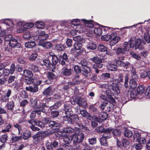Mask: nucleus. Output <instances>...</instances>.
Masks as SVG:
<instances>
[{
    "label": "nucleus",
    "mask_w": 150,
    "mask_h": 150,
    "mask_svg": "<svg viewBox=\"0 0 150 150\" xmlns=\"http://www.w3.org/2000/svg\"><path fill=\"white\" fill-rule=\"evenodd\" d=\"M63 131L64 132L69 134L72 133L75 131L73 129L69 127L64 128Z\"/></svg>",
    "instance_id": "58836bf2"
},
{
    "label": "nucleus",
    "mask_w": 150,
    "mask_h": 150,
    "mask_svg": "<svg viewBox=\"0 0 150 150\" xmlns=\"http://www.w3.org/2000/svg\"><path fill=\"white\" fill-rule=\"evenodd\" d=\"M90 31H91L92 34L95 33L97 35H101L102 32V29L99 28H95L94 29H91Z\"/></svg>",
    "instance_id": "a878e982"
},
{
    "label": "nucleus",
    "mask_w": 150,
    "mask_h": 150,
    "mask_svg": "<svg viewBox=\"0 0 150 150\" xmlns=\"http://www.w3.org/2000/svg\"><path fill=\"white\" fill-rule=\"evenodd\" d=\"M86 46L88 49L92 50H95L96 48V45L91 41L88 42Z\"/></svg>",
    "instance_id": "393cba45"
},
{
    "label": "nucleus",
    "mask_w": 150,
    "mask_h": 150,
    "mask_svg": "<svg viewBox=\"0 0 150 150\" xmlns=\"http://www.w3.org/2000/svg\"><path fill=\"white\" fill-rule=\"evenodd\" d=\"M35 45V42L34 41H32L25 42V46L27 48H31L34 47Z\"/></svg>",
    "instance_id": "7c9ffc66"
},
{
    "label": "nucleus",
    "mask_w": 150,
    "mask_h": 150,
    "mask_svg": "<svg viewBox=\"0 0 150 150\" xmlns=\"http://www.w3.org/2000/svg\"><path fill=\"white\" fill-rule=\"evenodd\" d=\"M23 75L25 77L29 78L33 77V75L32 72L27 69H25L24 70Z\"/></svg>",
    "instance_id": "2f4dec72"
},
{
    "label": "nucleus",
    "mask_w": 150,
    "mask_h": 150,
    "mask_svg": "<svg viewBox=\"0 0 150 150\" xmlns=\"http://www.w3.org/2000/svg\"><path fill=\"white\" fill-rule=\"evenodd\" d=\"M82 45L81 42H76L74 44L75 49L77 50L81 49L82 47Z\"/></svg>",
    "instance_id": "79ce46f5"
},
{
    "label": "nucleus",
    "mask_w": 150,
    "mask_h": 150,
    "mask_svg": "<svg viewBox=\"0 0 150 150\" xmlns=\"http://www.w3.org/2000/svg\"><path fill=\"white\" fill-rule=\"evenodd\" d=\"M67 121L69 123L73 124L75 123L78 125L80 128L82 129L84 128V126L80 122L77 115H73L71 116L70 118Z\"/></svg>",
    "instance_id": "423d86ee"
},
{
    "label": "nucleus",
    "mask_w": 150,
    "mask_h": 150,
    "mask_svg": "<svg viewBox=\"0 0 150 150\" xmlns=\"http://www.w3.org/2000/svg\"><path fill=\"white\" fill-rule=\"evenodd\" d=\"M130 54L133 58L137 60H140L141 59L139 55L133 52V51H130Z\"/></svg>",
    "instance_id": "de8ad7c7"
},
{
    "label": "nucleus",
    "mask_w": 150,
    "mask_h": 150,
    "mask_svg": "<svg viewBox=\"0 0 150 150\" xmlns=\"http://www.w3.org/2000/svg\"><path fill=\"white\" fill-rule=\"evenodd\" d=\"M13 127L15 130L18 131V134H19L21 130L22 127L18 124H16L13 125Z\"/></svg>",
    "instance_id": "603ef678"
},
{
    "label": "nucleus",
    "mask_w": 150,
    "mask_h": 150,
    "mask_svg": "<svg viewBox=\"0 0 150 150\" xmlns=\"http://www.w3.org/2000/svg\"><path fill=\"white\" fill-rule=\"evenodd\" d=\"M107 139H105L104 138H101L100 139V142L102 145L104 146H107L108 145V143L106 141Z\"/></svg>",
    "instance_id": "052dcab7"
},
{
    "label": "nucleus",
    "mask_w": 150,
    "mask_h": 150,
    "mask_svg": "<svg viewBox=\"0 0 150 150\" xmlns=\"http://www.w3.org/2000/svg\"><path fill=\"white\" fill-rule=\"evenodd\" d=\"M58 143L56 141H53L52 142H48L46 144V146L48 149H51L53 150L54 148L58 146Z\"/></svg>",
    "instance_id": "4468645a"
},
{
    "label": "nucleus",
    "mask_w": 150,
    "mask_h": 150,
    "mask_svg": "<svg viewBox=\"0 0 150 150\" xmlns=\"http://www.w3.org/2000/svg\"><path fill=\"white\" fill-rule=\"evenodd\" d=\"M38 34V38L40 40H46L48 37V35L46 34L44 31L40 32Z\"/></svg>",
    "instance_id": "aec40b11"
},
{
    "label": "nucleus",
    "mask_w": 150,
    "mask_h": 150,
    "mask_svg": "<svg viewBox=\"0 0 150 150\" xmlns=\"http://www.w3.org/2000/svg\"><path fill=\"white\" fill-rule=\"evenodd\" d=\"M112 129L111 128H108L104 130L103 132L104 133L103 137L101 138H104L105 139H108L110 137V132L112 131Z\"/></svg>",
    "instance_id": "a211bd4d"
},
{
    "label": "nucleus",
    "mask_w": 150,
    "mask_h": 150,
    "mask_svg": "<svg viewBox=\"0 0 150 150\" xmlns=\"http://www.w3.org/2000/svg\"><path fill=\"white\" fill-rule=\"evenodd\" d=\"M76 101L78 104L80 106H83L85 107L86 105V103L85 100L82 99L80 97L77 98L76 99Z\"/></svg>",
    "instance_id": "412c9836"
},
{
    "label": "nucleus",
    "mask_w": 150,
    "mask_h": 150,
    "mask_svg": "<svg viewBox=\"0 0 150 150\" xmlns=\"http://www.w3.org/2000/svg\"><path fill=\"white\" fill-rule=\"evenodd\" d=\"M35 27L38 28L43 29L45 28V25L42 22L37 21L35 23Z\"/></svg>",
    "instance_id": "72a5a7b5"
},
{
    "label": "nucleus",
    "mask_w": 150,
    "mask_h": 150,
    "mask_svg": "<svg viewBox=\"0 0 150 150\" xmlns=\"http://www.w3.org/2000/svg\"><path fill=\"white\" fill-rule=\"evenodd\" d=\"M144 88L143 86H139L137 88V92L138 94L143 93L144 91Z\"/></svg>",
    "instance_id": "a19ab883"
},
{
    "label": "nucleus",
    "mask_w": 150,
    "mask_h": 150,
    "mask_svg": "<svg viewBox=\"0 0 150 150\" xmlns=\"http://www.w3.org/2000/svg\"><path fill=\"white\" fill-rule=\"evenodd\" d=\"M22 139L21 136H13L11 138V140L13 142H15L21 140Z\"/></svg>",
    "instance_id": "e433bc0d"
},
{
    "label": "nucleus",
    "mask_w": 150,
    "mask_h": 150,
    "mask_svg": "<svg viewBox=\"0 0 150 150\" xmlns=\"http://www.w3.org/2000/svg\"><path fill=\"white\" fill-rule=\"evenodd\" d=\"M35 112V114H37L38 115L41 114V112L43 113L45 115H46V112L45 108H41V109H39L38 110H34Z\"/></svg>",
    "instance_id": "8fccbe9b"
},
{
    "label": "nucleus",
    "mask_w": 150,
    "mask_h": 150,
    "mask_svg": "<svg viewBox=\"0 0 150 150\" xmlns=\"http://www.w3.org/2000/svg\"><path fill=\"white\" fill-rule=\"evenodd\" d=\"M46 74H47V77L50 80L56 79L57 77L52 72H48Z\"/></svg>",
    "instance_id": "c9c22d12"
},
{
    "label": "nucleus",
    "mask_w": 150,
    "mask_h": 150,
    "mask_svg": "<svg viewBox=\"0 0 150 150\" xmlns=\"http://www.w3.org/2000/svg\"><path fill=\"white\" fill-rule=\"evenodd\" d=\"M17 33H22L26 30L25 22L23 21H20L17 23Z\"/></svg>",
    "instance_id": "1a4fd4ad"
},
{
    "label": "nucleus",
    "mask_w": 150,
    "mask_h": 150,
    "mask_svg": "<svg viewBox=\"0 0 150 150\" xmlns=\"http://www.w3.org/2000/svg\"><path fill=\"white\" fill-rule=\"evenodd\" d=\"M128 82L127 81H125L124 84V86L126 88V90H125V91H123V93L126 94H127L129 91V88L128 87Z\"/></svg>",
    "instance_id": "5fc2aeb1"
},
{
    "label": "nucleus",
    "mask_w": 150,
    "mask_h": 150,
    "mask_svg": "<svg viewBox=\"0 0 150 150\" xmlns=\"http://www.w3.org/2000/svg\"><path fill=\"white\" fill-rule=\"evenodd\" d=\"M37 54L36 52L33 53L30 57L29 59L30 60L34 61L37 57Z\"/></svg>",
    "instance_id": "338daca9"
},
{
    "label": "nucleus",
    "mask_w": 150,
    "mask_h": 150,
    "mask_svg": "<svg viewBox=\"0 0 150 150\" xmlns=\"http://www.w3.org/2000/svg\"><path fill=\"white\" fill-rule=\"evenodd\" d=\"M129 144V141L126 139H123L122 141V147H127Z\"/></svg>",
    "instance_id": "49530a36"
},
{
    "label": "nucleus",
    "mask_w": 150,
    "mask_h": 150,
    "mask_svg": "<svg viewBox=\"0 0 150 150\" xmlns=\"http://www.w3.org/2000/svg\"><path fill=\"white\" fill-rule=\"evenodd\" d=\"M82 71L83 74L86 77H88L91 74V70L88 67H83Z\"/></svg>",
    "instance_id": "4be33fe9"
},
{
    "label": "nucleus",
    "mask_w": 150,
    "mask_h": 150,
    "mask_svg": "<svg viewBox=\"0 0 150 150\" xmlns=\"http://www.w3.org/2000/svg\"><path fill=\"white\" fill-rule=\"evenodd\" d=\"M11 127V125L8 124L6 125L5 128L1 130V132L3 133L9 132Z\"/></svg>",
    "instance_id": "864d4df0"
},
{
    "label": "nucleus",
    "mask_w": 150,
    "mask_h": 150,
    "mask_svg": "<svg viewBox=\"0 0 150 150\" xmlns=\"http://www.w3.org/2000/svg\"><path fill=\"white\" fill-rule=\"evenodd\" d=\"M61 105L60 102H58L55 103L53 105L50 107L51 109H56L58 108Z\"/></svg>",
    "instance_id": "09e8293b"
},
{
    "label": "nucleus",
    "mask_w": 150,
    "mask_h": 150,
    "mask_svg": "<svg viewBox=\"0 0 150 150\" xmlns=\"http://www.w3.org/2000/svg\"><path fill=\"white\" fill-rule=\"evenodd\" d=\"M52 60L53 64L54 65L56 64L59 61L57 57L55 55L52 56Z\"/></svg>",
    "instance_id": "69168bd1"
},
{
    "label": "nucleus",
    "mask_w": 150,
    "mask_h": 150,
    "mask_svg": "<svg viewBox=\"0 0 150 150\" xmlns=\"http://www.w3.org/2000/svg\"><path fill=\"white\" fill-rule=\"evenodd\" d=\"M74 133L73 134L71 138L74 144L76 143H79L81 142L84 139V135L82 132L80 131L79 129L76 128Z\"/></svg>",
    "instance_id": "7ed1b4c3"
},
{
    "label": "nucleus",
    "mask_w": 150,
    "mask_h": 150,
    "mask_svg": "<svg viewBox=\"0 0 150 150\" xmlns=\"http://www.w3.org/2000/svg\"><path fill=\"white\" fill-rule=\"evenodd\" d=\"M55 90L50 87L46 88L44 91L43 93L44 95L46 96H50L54 92Z\"/></svg>",
    "instance_id": "6ab92c4d"
},
{
    "label": "nucleus",
    "mask_w": 150,
    "mask_h": 150,
    "mask_svg": "<svg viewBox=\"0 0 150 150\" xmlns=\"http://www.w3.org/2000/svg\"><path fill=\"white\" fill-rule=\"evenodd\" d=\"M80 114L84 117H86L87 119L89 120H91L93 119L96 120L97 121H99V119L95 116H91L90 114L88 113L86 110H81L80 111Z\"/></svg>",
    "instance_id": "9d476101"
},
{
    "label": "nucleus",
    "mask_w": 150,
    "mask_h": 150,
    "mask_svg": "<svg viewBox=\"0 0 150 150\" xmlns=\"http://www.w3.org/2000/svg\"><path fill=\"white\" fill-rule=\"evenodd\" d=\"M44 133L43 132H38L34 136L40 141L44 137Z\"/></svg>",
    "instance_id": "473e14b6"
},
{
    "label": "nucleus",
    "mask_w": 150,
    "mask_h": 150,
    "mask_svg": "<svg viewBox=\"0 0 150 150\" xmlns=\"http://www.w3.org/2000/svg\"><path fill=\"white\" fill-rule=\"evenodd\" d=\"M134 47V45L132 43V42L131 41L130 43L126 42H125L122 46L118 48L116 50H115V48L112 49L111 47V49L113 50H116V53L117 54H124L125 52L128 51L130 48H133Z\"/></svg>",
    "instance_id": "f257e3e1"
},
{
    "label": "nucleus",
    "mask_w": 150,
    "mask_h": 150,
    "mask_svg": "<svg viewBox=\"0 0 150 150\" xmlns=\"http://www.w3.org/2000/svg\"><path fill=\"white\" fill-rule=\"evenodd\" d=\"M101 78L104 80L109 79L110 77V74L108 73H103L101 75Z\"/></svg>",
    "instance_id": "4d7b16f0"
},
{
    "label": "nucleus",
    "mask_w": 150,
    "mask_h": 150,
    "mask_svg": "<svg viewBox=\"0 0 150 150\" xmlns=\"http://www.w3.org/2000/svg\"><path fill=\"white\" fill-rule=\"evenodd\" d=\"M9 44L12 47H16L18 48L20 47V45L18 43V40L13 38L9 42Z\"/></svg>",
    "instance_id": "2eb2a0df"
},
{
    "label": "nucleus",
    "mask_w": 150,
    "mask_h": 150,
    "mask_svg": "<svg viewBox=\"0 0 150 150\" xmlns=\"http://www.w3.org/2000/svg\"><path fill=\"white\" fill-rule=\"evenodd\" d=\"M45 73L43 74H41L39 73L35 77V79L36 80V84L30 86V91L33 92H36L38 90V85L41 83V82L45 81Z\"/></svg>",
    "instance_id": "f03ea898"
},
{
    "label": "nucleus",
    "mask_w": 150,
    "mask_h": 150,
    "mask_svg": "<svg viewBox=\"0 0 150 150\" xmlns=\"http://www.w3.org/2000/svg\"><path fill=\"white\" fill-rule=\"evenodd\" d=\"M90 60L96 63V64H94L93 67V68H94V67L96 66L99 68H101L103 67V65L102 63V60L101 59H100L97 57H94L91 58Z\"/></svg>",
    "instance_id": "6e6552de"
},
{
    "label": "nucleus",
    "mask_w": 150,
    "mask_h": 150,
    "mask_svg": "<svg viewBox=\"0 0 150 150\" xmlns=\"http://www.w3.org/2000/svg\"><path fill=\"white\" fill-rule=\"evenodd\" d=\"M4 23L7 25L9 26L12 28L15 23V20H11L10 19H6L4 21Z\"/></svg>",
    "instance_id": "b1692460"
},
{
    "label": "nucleus",
    "mask_w": 150,
    "mask_h": 150,
    "mask_svg": "<svg viewBox=\"0 0 150 150\" xmlns=\"http://www.w3.org/2000/svg\"><path fill=\"white\" fill-rule=\"evenodd\" d=\"M110 87L112 88V90L115 94H117L120 92V87L116 85H115V86H110Z\"/></svg>",
    "instance_id": "ea45409f"
},
{
    "label": "nucleus",
    "mask_w": 150,
    "mask_h": 150,
    "mask_svg": "<svg viewBox=\"0 0 150 150\" xmlns=\"http://www.w3.org/2000/svg\"><path fill=\"white\" fill-rule=\"evenodd\" d=\"M98 116L100 119V120H106L108 117V115L107 114L104 112H101L98 114Z\"/></svg>",
    "instance_id": "c756f323"
},
{
    "label": "nucleus",
    "mask_w": 150,
    "mask_h": 150,
    "mask_svg": "<svg viewBox=\"0 0 150 150\" xmlns=\"http://www.w3.org/2000/svg\"><path fill=\"white\" fill-rule=\"evenodd\" d=\"M142 144L139 143L138 144H134L133 145V147L136 150H140L142 148V145L141 144Z\"/></svg>",
    "instance_id": "bf43d9fd"
},
{
    "label": "nucleus",
    "mask_w": 150,
    "mask_h": 150,
    "mask_svg": "<svg viewBox=\"0 0 150 150\" xmlns=\"http://www.w3.org/2000/svg\"><path fill=\"white\" fill-rule=\"evenodd\" d=\"M125 136L128 138L131 137L132 135L131 131L129 130H126L124 134Z\"/></svg>",
    "instance_id": "680f3d73"
},
{
    "label": "nucleus",
    "mask_w": 150,
    "mask_h": 150,
    "mask_svg": "<svg viewBox=\"0 0 150 150\" xmlns=\"http://www.w3.org/2000/svg\"><path fill=\"white\" fill-rule=\"evenodd\" d=\"M115 62L116 64H108L107 66L108 69L111 71H115L117 70V66L125 67L130 64V63L128 62H126L125 63H124L122 61L117 60Z\"/></svg>",
    "instance_id": "39448f33"
},
{
    "label": "nucleus",
    "mask_w": 150,
    "mask_h": 150,
    "mask_svg": "<svg viewBox=\"0 0 150 150\" xmlns=\"http://www.w3.org/2000/svg\"><path fill=\"white\" fill-rule=\"evenodd\" d=\"M133 141L138 142L140 143H145L146 141L144 138H141L139 134L135 133L133 135Z\"/></svg>",
    "instance_id": "9b49d317"
},
{
    "label": "nucleus",
    "mask_w": 150,
    "mask_h": 150,
    "mask_svg": "<svg viewBox=\"0 0 150 150\" xmlns=\"http://www.w3.org/2000/svg\"><path fill=\"white\" fill-rule=\"evenodd\" d=\"M63 150H71V146L68 144H66L63 146Z\"/></svg>",
    "instance_id": "774afa93"
},
{
    "label": "nucleus",
    "mask_w": 150,
    "mask_h": 150,
    "mask_svg": "<svg viewBox=\"0 0 150 150\" xmlns=\"http://www.w3.org/2000/svg\"><path fill=\"white\" fill-rule=\"evenodd\" d=\"M73 70L70 69H67L66 67H64L61 70V74L65 76L70 75Z\"/></svg>",
    "instance_id": "f3484780"
},
{
    "label": "nucleus",
    "mask_w": 150,
    "mask_h": 150,
    "mask_svg": "<svg viewBox=\"0 0 150 150\" xmlns=\"http://www.w3.org/2000/svg\"><path fill=\"white\" fill-rule=\"evenodd\" d=\"M106 95L108 96V98L112 100V101L113 102L114 100V99L112 98V96L113 95V93H112L111 90L109 89H107L106 91Z\"/></svg>",
    "instance_id": "a18cd8bd"
},
{
    "label": "nucleus",
    "mask_w": 150,
    "mask_h": 150,
    "mask_svg": "<svg viewBox=\"0 0 150 150\" xmlns=\"http://www.w3.org/2000/svg\"><path fill=\"white\" fill-rule=\"evenodd\" d=\"M129 86L131 88L133 89L137 86V82L133 79L129 81Z\"/></svg>",
    "instance_id": "f704fd0d"
},
{
    "label": "nucleus",
    "mask_w": 150,
    "mask_h": 150,
    "mask_svg": "<svg viewBox=\"0 0 150 150\" xmlns=\"http://www.w3.org/2000/svg\"><path fill=\"white\" fill-rule=\"evenodd\" d=\"M31 103V106L32 107H35L37 104V100L36 98H31L30 100Z\"/></svg>",
    "instance_id": "0e129e2a"
},
{
    "label": "nucleus",
    "mask_w": 150,
    "mask_h": 150,
    "mask_svg": "<svg viewBox=\"0 0 150 150\" xmlns=\"http://www.w3.org/2000/svg\"><path fill=\"white\" fill-rule=\"evenodd\" d=\"M22 138L25 140H26L30 138L31 136L30 132L28 130H26L21 134Z\"/></svg>",
    "instance_id": "bb28decb"
},
{
    "label": "nucleus",
    "mask_w": 150,
    "mask_h": 150,
    "mask_svg": "<svg viewBox=\"0 0 150 150\" xmlns=\"http://www.w3.org/2000/svg\"><path fill=\"white\" fill-rule=\"evenodd\" d=\"M49 126L52 128L57 127V128L60 127V124L57 122L53 121H50L49 123Z\"/></svg>",
    "instance_id": "cd10ccee"
},
{
    "label": "nucleus",
    "mask_w": 150,
    "mask_h": 150,
    "mask_svg": "<svg viewBox=\"0 0 150 150\" xmlns=\"http://www.w3.org/2000/svg\"><path fill=\"white\" fill-rule=\"evenodd\" d=\"M64 131H59L56 133L55 134V136L59 138L63 137L65 136V134H64Z\"/></svg>",
    "instance_id": "3c124183"
},
{
    "label": "nucleus",
    "mask_w": 150,
    "mask_h": 150,
    "mask_svg": "<svg viewBox=\"0 0 150 150\" xmlns=\"http://www.w3.org/2000/svg\"><path fill=\"white\" fill-rule=\"evenodd\" d=\"M64 110L66 115L63 117V120L64 121H67L68 120L69 118H70L71 116L73 115L72 114V112L70 109L67 108V106L65 107Z\"/></svg>",
    "instance_id": "ddd939ff"
},
{
    "label": "nucleus",
    "mask_w": 150,
    "mask_h": 150,
    "mask_svg": "<svg viewBox=\"0 0 150 150\" xmlns=\"http://www.w3.org/2000/svg\"><path fill=\"white\" fill-rule=\"evenodd\" d=\"M131 41L132 42V43L134 44V42L132 40H130V42H128L130 43ZM141 40L140 38H138L137 40L135 41V45H134V46L135 47V50H137L138 49H139V50H142L144 48L142 47H140V46L141 44Z\"/></svg>",
    "instance_id": "dca6fc26"
},
{
    "label": "nucleus",
    "mask_w": 150,
    "mask_h": 150,
    "mask_svg": "<svg viewBox=\"0 0 150 150\" xmlns=\"http://www.w3.org/2000/svg\"><path fill=\"white\" fill-rule=\"evenodd\" d=\"M11 91L10 89L8 90L6 92L4 95H3L1 97V100L4 102L9 101V98L11 94Z\"/></svg>",
    "instance_id": "f8f14e48"
},
{
    "label": "nucleus",
    "mask_w": 150,
    "mask_h": 150,
    "mask_svg": "<svg viewBox=\"0 0 150 150\" xmlns=\"http://www.w3.org/2000/svg\"><path fill=\"white\" fill-rule=\"evenodd\" d=\"M97 48L98 50L102 52H105L107 49L106 47L102 44L99 45L97 47Z\"/></svg>",
    "instance_id": "4c0bfd02"
},
{
    "label": "nucleus",
    "mask_w": 150,
    "mask_h": 150,
    "mask_svg": "<svg viewBox=\"0 0 150 150\" xmlns=\"http://www.w3.org/2000/svg\"><path fill=\"white\" fill-rule=\"evenodd\" d=\"M8 136L7 134H4L0 137V141L3 143H5L7 140Z\"/></svg>",
    "instance_id": "37998d69"
},
{
    "label": "nucleus",
    "mask_w": 150,
    "mask_h": 150,
    "mask_svg": "<svg viewBox=\"0 0 150 150\" xmlns=\"http://www.w3.org/2000/svg\"><path fill=\"white\" fill-rule=\"evenodd\" d=\"M80 21H82L86 26L88 27L92 28L94 27V25L93 24V21L92 20H87L85 19L79 20L76 19H73L71 21V24L74 26L77 25L78 28H80L81 26L79 25Z\"/></svg>",
    "instance_id": "20e7f679"
},
{
    "label": "nucleus",
    "mask_w": 150,
    "mask_h": 150,
    "mask_svg": "<svg viewBox=\"0 0 150 150\" xmlns=\"http://www.w3.org/2000/svg\"><path fill=\"white\" fill-rule=\"evenodd\" d=\"M144 38L148 43H150V36L148 33H146L144 34Z\"/></svg>",
    "instance_id": "13d9d810"
},
{
    "label": "nucleus",
    "mask_w": 150,
    "mask_h": 150,
    "mask_svg": "<svg viewBox=\"0 0 150 150\" xmlns=\"http://www.w3.org/2000/svg\"><path fill=\"white\" fill-rule=\"evenodd\" d=\"M111 40L110 42V45L113 46L117 43L120 40V38L117 35L116 33H113L110 35Z\"/></svg>",
    "instance_id": "0eeeda50"
},
{
    "label": "nucleus",
    "mask_w": 150,
    "mask_h": 150,
    "mask_svg": "<svg viewBox=\"0 0 150 150\" xmlns=\"http://www.w3.org/2000/svg\"><path fill=\"white\" fill-rule=\"evenodd\" d=\"M97 118L99 119V121H97L96 120H94V119H93L92 120H91L92 121L91 122V126L93 128H95L97 126L98 124L97 122H101V121L100 120V119L97 117Z\"/></svg>",
    "instance_id": "6e6d98bb"
},
{
    "label": "nucleus",
    "mask_w": 150,
    "mask_h": 150,
    "mask_svg": "<svg viewBox=\"0 0 150 150\" xmlns=\"http://www.w3.org/2000/svg\"><path fill=\"white\" fill-rule=\"evenodd\" d=\"M40 44V45L46 49H49L52 46L51 43L49 42H41Z\"/></svg>",
    "instance_id": "5701e85b"
},
{
    "label": "nucleus",
    "mask_w": 150,
    "mask_h": 150,
    "mask_svg": "<svg viewBox=\"0 0 150 150\" xmlns=\"http://www.w3.org/2000/svg\"><path fill=\"white\" fill-rule=\"evenodd\" d=\"M6 107L8 110L11 111L13 110L14 107V102L13 101L8 102L6 105Z\"/></svg>",
    "instance_id": "c85d7f7f"
},
{
    "label": "nucleus",
    "mask_w": 150,
    "mask_h": 150,
    "mask_svg": "<svg viewBox=\"0 0 150 150\" xmlns=\"http://www.w3.org/2000/svg\"><path fill=\"white\" fill-rule=\"evenodd\" d=\"M25 24L26 28V30L30 29L34 26V24L32 23H26L25 22Z\"/></svg>",
    "instance_id": "e2e57ef3"
},
{
    "label": "nucleus",
    "mask_w": 150,
    "mask_h": 150,
    "mask_svg": "<svg viewBox=\"0 0 150 150\" xmlns=\"http://www.w3.org/2000/svg\"><path fill=\"white\" fill-rule=\"evenodd\" d=\"M55 48L57 50L62 51L65 49V47L63 45L60 43L57 44L56 45Z\"/></svg>",
    "instance_id": "c03bdc74"
}]
</instances>
